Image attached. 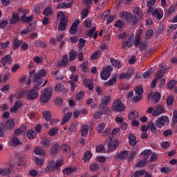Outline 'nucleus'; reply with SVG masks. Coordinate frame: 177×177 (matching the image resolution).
Segmentation results:
<instances>
[{
  "mask_svg": "<svg viewBox=\"0 0 177 177\" xmlns=\"http://www.w3.org/2000/svg\"><path fill=\"white\" fill-rule=\"evenodd\" d=\"M141 42V36L140 35H136V39L134 41V46L138 47L140 45Z\"/></svg>",
  "mask_w": 177,
  "mask_h": 177,
  "instance_id": "49",
  "label": "nucleus"
},
{
  "mask_svg": "<svg viewBox=\"0 0 177 177\" xmlns=\"http://www.w3.org/2000/svg\"><path fill=\"white\" fill-rule=\"evenodd\" d=\"M57 17H59L61 19L58 26V30L59 31H66V28L67 27V20H66V15H64V12L59 11L57 15Z\"/></svg>",
  "mask_w": 177,
  "mask_h": 177,
  "instance_id": "2",
  "label": "nucleus"
},
{
  "mask_svg": "<svg viewBox=\"0 0 177 177\" xmlns=\"http://www.w3.org/2000/svg\"><path fill=\"white\" fill-rule=\"evenodd\" d=\"M146 171L142 170H136L133 174H131V177H140L145 175Z\"/></svg>",
  "mask_w": 177,
  "mask_h": 177,
  "instance_id": "31",
  "label": "nucleus"
},
{
  "mask_svg": "<svg viewBox=\"0 0 177 177\" xmlns=\"http://www.w3.org/2000/svg\"><path fill=\"white\" fill-rule=\"evenodd\" d=\"M48 72L45 69L40 70L37 73L35 72V70H32L30 73V78L32 79V82H38V81L41 80V78L46 77Z\"/></svg>",
  "mask_w": 177,
  "mask_h": 177,
  "instance_id": "1",
  "label": "nucleus"
},
{
  "mask_svg": "<svg viewBox=\"0 0 177 177\" xmlns=\"http://www.w3.org/2000/svg\"><path fill=\"white\" fill-rule=\"evenodd\" d=\"M160 171L163 174H169V172L171 171V169H169V167H162L160 168Z\"/></svg>",
  "mask_w": 177,
  "mask_h": 177,
  "instance_id": "60",
  "label": "nucleus"
},
{
  "mask_svg": "<svg viewBox=\"0 0 177 177\" xmlns=\"http://www.w3.org/2000/svg\"><path fill=\"white\" fill-rule=\"evenodd\" d=\"M67 66V55L63 57L61 62H58L57 64V67H66Z\"/></svg>",
  "mask_w": 177,
  "mask_h": 177,
  "instance_id": "26",
  "label": "nucleus"
},
{
  "mask_svg": "<svg viewBox=\"0 0 177 177\" xmlns=\"http://www.w3.org/2000/svg\"><path fill=\"white\" fill-rule=\"evenodd\" d=\"M55 92H61L63 96H67V87L66 82L58 83L55 87Z\"/></svg>",
  "mask_w": 177,
  "mask_h": 177,
  "instance_id": "7",
  "label": "nucleus"
},
{
  "mask_svg": "<svg viewBox=\"0 0 177 177\" xmlns=\"http://www.w3.org/2000/svg\"><path fill=\"white\" fill-rule=\"evenodd\" d=\"M52 96V88L50 87L46 88L40 95V102L41 103H48Z\"/></svg>",
  "mask_w": 177,
  "mask_h": 177,
  "instance_id": "4",
  "label": "nucleus"
},
{
  "mask_svg": "<svg viewBox=\"0 0 177 177\" xmlns=\"http://www.w3.org/2000/svg\"><path fill=\"white\" fill-rule=\"evenodd\" d=\"M77 55V53L73 50L70 53V57H69V62H72L76 59V56Z\"/></svg>",
  "mask_w": 177,
  "mask_h": 177,
  "instance_id": "46",
  "label": "nucleus"
},
{
  "mask_svg": "<svg viewBox=\"0 0 177 177\" xmlns=\"http://www.w3.org/2000/svg\"><path fill=\"white\" fill-rule=\"evenodd\" d=\"M18 13H22V16H26L30 13V11L27 9H24L23 8L20 7L18 8Z\"/></svg>",
  "mask_w": 177,
  "mask_h": 177,
  "instance_id": "55",
  "label": "nucleus"
},
{
  "mask_svg": "<svg viewBox=\"0 0 177 177\" xmlns=\"http://www.w3.org/2000/svg\"><path fill=\"white\" fill-rule=\"evenodd\" d=\"M119 16L122 20H124L129 24L131 22V19H133V15L131 12L122 11L120 12Z\"/></svg>",
  "mask_w": 177,
  "mask_h": 177,
  "instance_id": "8",
  "label": "nucleus"
},
{
  "mask_svg": "<svg viewBox=\"0 0 177 177\" xmlns=\"http://www.w3.org/2000/svg\"><path fill=\"white\" fill-rule=\"evenodd\" d=\"M129 142L131 147H135L137 144L136 137L134 136L132 133L129 134Z\"/></svg>",
  "mask_w": 177,
  "mask_h": 177,
  "instance_id": "25",
  "label": "nucleus"
},
{
  "mask_svg": "<svg viewBox=\"0 0 177 177\" xmlns=\"http://www.w3.org/2000/svg\"><path fill=\"white\" fill-rule=\"evenodd\" d=\"M59 150H60V145L59 144H55L50 149V156H56L59 151Z\"/></svg>",
  "mask_w": 177,
  "mask_h": 177,
  "instance_id": "19",
  "label": "nucleus"
},
{
  "mask_svg": "<svg viewBox=\"0 0 177 177\" xmlns=\"http://www.w3.org/2000/svg\"><path fill=\"white\" fill-rule=\"evenodd\" d=\"M174 102V97L173 96H169L167 97L166 104L167 106H171Z\"/></svg>",
  "mask_w": 177,
  "mask_h": 177,
  "instance_id": "54",
  "label": "nucleus"
},
{
  "mask_svg": "<svg viewBox=\"0 0 177 177\" xmlns=\"http://www.w3.org/2000/svg\"><path fill=\"white\" fill-rule=\"evenodd\" d=\"M41 147L48 149L52 145V138L49 137H43L41 141Z\"/></svg>",
  "mask_w": 177,
  "mask_h": 177,
  "instance_id": "12",
  "label": "nucleus"
},
{
  "mask_svg": "<svg viewBox=\"0 0 177 177\" xmlns=\"http://www.w3.org/2000/svg\"><path fill=\"white\" fill-rule=\"evenodd\" d=\"M15 120L13 119L8 120L4 124V129L5 131H8L9 129H13L15 128Z\"/></svg>",
  "mask_w": 177,
  "mask_h": 177,
  "instance_id": "14",
  "label": "nucleus"
},
{
  "mask_svg": "<svg viewBox=\"0 0 177 177\" xmlns=\"http://www.w3.org/2000/svg\"><path fill=\"white\" fill-rule=\"evenodd\" d=\"M142 160L144 161H147V159L149 158V156L152 154L151 150H144L142 153Z\"/></svg>",
  "mask_w": 177,
  "mask_h": 177,
  "instance_id": "24",
  "label": "nucleus"
},
{
  "mask_svg": "<svg viewBox=\"0 0 177 177\" xmlns=\"http://www.w3.org/2000/svg\"><path fill=\"white\" fill-rule=\"evenodd\" d=\"M110 62H111L112 66L116 68H120L122 67V64L121 63H120V62L117 61V59H115L111 58Z\"/></svg>",
  "mask_w": 177,
  "mask_h": 177,
  "instance_id": "29",
  "label": "nucleus"
},
{
  "mask_svg": "<svg viewBox=\"0 0 177 177\" xmlns=\"http://www.w3.org/2000/svg\"><path fill=\"white\" fill-rule=\"evenodd\" d=\"M129 156V151H121L116 155V158L122 160V161H125V160L128 158Z\"/></svg>",
  "mask_w": 177,
  "mask_h": 177,
  "instance_id": "15",
  "label": "nucleus"
},
{
  "mask_svg": "<svg viewBox=\"0 0 177 177\" xmlns=\"http://www.w3.org/2000/svg\"><path fill=\"white\" fill-rule=\"evenodd\" d=\"M35 154L37 156H40V157H45L46 156V153H45V151L42 149V148L39 147H35Z\"/></svg>",
  "mask_w": 177,
  "mask_h": 177,
  "instance_id": "21",
  "label": "nucleus"
},
{
  "mask_svg": "<svg viewBox=\"0 0 177 177\" xmlns=\"http://www.w3.org/2000/svg\"><path fill=\"white\" fill-rule=\"evenodd\" d=\"M84 96V91H79L77 94L75 95V99L77 101H80L81 99H82Z\"/></svg>",
  "mask_w": 177,
  "mask_h": 177,
  "instance_id": "59",
  "label": "nucleus"
},
{
  "mask_svg": "<svg viewBox=\"0 0 177 177\" xmlns=\"http://www.w3.org/2000/svg\"><path fill=\"white\" fill-rule=\"evenodd\" d=\"M113 111L120 113L125 110V106L120 99H116L115 102H113Z\"/></svg>",
  "mask_w": 177,
  "mask_h": 177,
  "instance_id": "5",
  "label": "nucleus"
},
{
  "mask_svg": "<svg viewBox=\"0 0 177 177\" xmlns=\"http://www.w3.org/2000/svg\"><path fill=\"white\" fill-rule=\"evenodd\" d=\"M96 159L100 163H104L106 161V158L104 156H97Z\"/></svg>",
  "mask_w": 177,
  "mask_h": 177,
  "instance_id": "64",
  "label": "nucleus"
},
{
  "mask_svg": "<svg viewBox=\"0 0 177 177\" xmlns=\"http://www.w3.org/2000/svg\"><path fill=\"white\" fill-rule=\"evenodd\" d=\"M38 97V92L34 89L28 90L26 91V99L27 100H35Z\"/></svg>",
  "mask_w": 177,
  "mask_h": 177,
  "instance_id": "10",
  "label": "nucleus"
},
{
  "mask_svg": "<svg viewBox=\"0 0 177 177\" xmlns=\"http://www.w3.org/2000/svg\"><path fill=\"white\" fill-rule=\"evenodd\" d=\"M1 63L2 66L5 67V69L8 70L9 67L6 66V63L7 64H9V66H10V64L13 63V58H12V56H10V55H6L1 59Z\"/></svg>",
  "mask_w": 177,
  "mask_h": 177,
  "instance_id": "9",
  "label": "nucleus"
},
{
  "mask_svg": "<svg viewBox=\"0 0 177 177\" xmlns=\"http://www.w3.org/2000/svg\"><path fill=\"white\" fill-rule=\"evenodd\" d=\"M148 163L147 160H143V159L140 160L136 163V167H145Z\"/></svg>",
  "mask_w": 177,
  "mask_h": 177,
  "instance_id": "45",
  "label": "nucleus"
},
{
  "mask_svg": "<svg viewBox=\"0 0 177 177\" xmlns=\"http://www.w3.org/2000/svg\"><path fill=\"white\" fill-rule=\"evenodd\" d=\"M43 116L45 118L46 121H49L52 118V114L50 111H44Z\"/></svg>",
  "mask_w": 177,
  "mask_h": 177,
  "instance_id": "51",
  "label": "nucleus"
},
{
  "mask_svg": "<svg viewBox=\"0 0 177 177\" xmlns=\"http://www.w3.org/2000/svg\"><path fill=\"white\" fill-rule=\"evenodd\" d=\"M51 162V167L53 169V171H55V169H59L62 165H63V161L62 160H58L55 163V161L53 160Z\"/></svg>",
  "mask_w": 177,
  "mask_h": 177,
  "instance_id": "22",
  "label": "nucleus"
},
{
  "mask_svg": "<svg viewBox=\"0 0 177 177\" xmlns=\"http://www.w3.org/2000/svg\"><path fill=\"white\" fill-rule=\"evenodd\" d=\"M140 48L141 51H147V41H143L140 46Z\"/></svg>",
  "mask_w": 177,
  "mask_h": 177,
  "instance_id": "56",
  "label": "nucleus"
},
{
  "mask_svg": "<svg viewBox=\"0 0 177 177\" xmlns=\"http://www.w3.org/2000/svg\"><path fill=\"white\" fill-rule=\"evenodd\" d=\"M52 13H53L52 7H46L44 10L43 15H44V16H50Z\"/></svg>",
  "mask_w": 177,
  "mask_h": 177,
  "instance_id": "38",
  "label": "nucleus"
},
{
  "mask_svg": "<svg viewBox=\"0 0 177 177\" xmlns=\"http://www.w3.org/2000/svg\"><path fill=\"white\" fill-rule=\"evenodd\" d=\"M165 112V108L161 104H158L156 109L152 112V116H159Z\"/></svg>",
  "mask_w": 177,
  "mask_h": 177,
  "instance_id": "11",
  "label": "nucleus"
},
{
  "mask_svg": "<svg viewBox=\"0 0 177 177\" xmlns=\"http://www.w3.org/2000/svg\"><path fill=\"white\" fill-rule=\"evenodd\" d=\"M24 132V130H23V128L21 127L19 129H17L14 131V136H19L20 135H22V133Z\"/></svg>",
  "mask_w": 177,
  "mask_h": 177,
  "instance_id": "53",
  "label": "nucleus"
},
{
  "mask_svg": "<svg viewBox=\"0 0 177 177\" xmlns=\"http://www.w3.org/2000/svg\"><path fill=\"white\" fill-rule=\"evenodd\" d=\"M36 135L37 133L34 130H28L27 132V138H28V139H30V140H32V139L35 138Z\"/></svg>",
  "mask_w": 177,
  "mask_h": 177,
  "instance_id": "39",
  "label": "nucleus"
},
{
  "mask_svg": "<svg viewBox=\"0 0 177 177\" xmlns=\"http://www.w3.org/2000/svg\"><path fill=\"white\" fill-rule=\"evenodd\" d=\"M20 20L21 18L19 17V14L17 12H12L11 19H10V24H16V23H19Z\"/></svg>",
  "mask_w": 177,
  "mask_h": 177,
  "instance_id": "16",
  "label": "nucleus"
},
{
  "mask_svg": "<svg viewBox=\"0 0 177 177\" xmlns=\"http://www.w3.org/2000/svg\"><path fill=\"white\" fill-rule=\"evenodd\" d=\"M133 14L136 15L140 19L142 17V12L140 11V8H136V9L133 11Z\"/></svg>",
  "mask_w": 177,
  "mask_h": 177,
  "instance_id": "58",
  "label": "nucleus"
},
{
  "mask_svg": "<svg viewBox=\"0 0 177 177\" xmlns=\"http://www.w3.org/2000/svg\"><path fill=\"white\" fill-rule=\"evenodd\" d=\"M176 6H171L167 10V12L165 13V17H168L170 15H174L176 13Z\"/></svg>",
  "mask_w": 177,
  "mask_h": 177,
  "instance_id": "28",
  "label": "nucleus"
},
{
  "mask_svg": "<svg viewBox=\"0 0 177 177\" xmlns=\"http://www.w3.org/2000/svg\"><path fill=\"white\" fill-rule=\"evenodd\" d=\"M11 140L12 142V146H20V145H22L21 142L19 140V138L15 136L12 137Z\"/></svg>",
  "mask_w": 177,
  "mask_h": 177,
  "instance_id": "35",
  "label": "nucleus"
},
{
  "mask_svg": "<svg viewBox=\"0 0 177 177\" xmlns=\"http://www.w3.org/2000/svg\"><path fill=\"white\" fill-rule=\"evenodd\" d=\"M153 35H154V31L153 30V29L150 28L146 33V38L147 39H150L153 37Z\"/></svg>",
  "mask_w": 177,
  "mask_h": 177,
  "instance_id": "52",
  "label": "nucleus"
},
{
  "mask_svg": "<svg viewBox=\"0 0 177 177\" xmlns=\"http://www.w3.org/2000/svg\"><path fill=\"white\" fill-rule=\"evenodd\" d=\"M134 91L136 94L138 96H141L143 94V88L140 86H136Z\"/></svg>",
  "mask_w": 177,
  "mask_h": 177,
  "instance_id": "44",
  "label": "nucleus"
},
{
  "mask_svg": "<svg viewBox=\"0 0 177 177\" xmlns=\"http://www.w3.org/2000/svg\"><path fill=\"white\" fill-rule=\"evenodd\" d=\"M113 70L111 65H108L102 68V71L100 72V78L102 80H107L111 76V71Z\"/></svg>",
  "mask_w": 177,
  "mask_h": 177,
  "instance_id": "3",
  "label": "nucleus"
},
{
  "mask_svg": "<svg viewBox=\"0 0 177 177\" xmlns=\"http://www.w3.org/2000/svg\"><path fill=\"white\" fill-rule=\"evenodd\" d=\"M118 77L117 76H113V78L109 80V81L104 83V86H111L117 83Z\"/></svg>",
  "mask_w": 177,
  "mask_h": 177,
  "instance_id": "23",
  "label": "nucleus"
},
{
  "mask_svg": "<svg viewBox=\"0 0 177 177\" xmlns=\"http://www.w3.org/2000/svg\"><path fill=\"white\" fill-rule=\"evenodd\" d=\"M57 132H59V129L53 127L48 131V135L49 136H55V135H57Z\"/></svg>",
  "mask_w": 177,
  "mask_h": 177,
  "instance_id": "42",
  "label": "nucleus"
},
{
  "mask_svg": "<svg viewBox=\"0 0 177 177\" xmlns=\"http://www.w3.org/2000/svg\"><path fill=\"white\" fill-rule=\"evenodd\" d=\"M0 174L3 176H8V175H10L12 174V169H10V168L1 169L0 167Z\"/></svg>",
  "mask_w": 177,
  "mask_h": 177,
  "instance_id": "30",
  "label": "nucleus"
},
{
  "mask_svg": "<svg viewBox=\"0 0 177 177\" xmlns=\"http://www.w3.org/2000/svg\"><path fill=\"white\" fill-rule=\"evenodd\" d=\"M161 100V94L158 92H155L151 98V102L153 104L158 103Z\"/></svg>",
  "mask_w": 177,
  "mask_h": 177,
  "instance_id": "20",
  "label": "nucleus"
},
{
  "mask_svg": "<svg viewBox=\"0 0 177 177\" xmlns=\"http://www.w3.org/2000/svg\"><path fill=\"white\" fill-rule=\"evenodd\" d=\"M84 26L86 28H91L92 26V20L91 19H86L84 23Z\"/></svg>",
  "mask_w": 177,
  "mask_h": 177,
  "instance_id": "61",
  "label": "nucleus"
},
{
  "mask_svg": "<svg viewBox=\"0 0 177 177\" xmlns=\"http://www.w3.org/2000/svg\"><path fill=\"white\" fill-rule=\"evenodd\" d=\"M152 16H153L156 19H158V20H161L163 17L162 15H160V12L157 8H156L152 12Z\"/></svg>",
  "mask_w": 177,
  "mask_h": 177,
  "instance_id": "33",
  "label": "nucleus"
},
{
  "mask_svg": "<svg viewBox=\"0 0 177 177\" xmlns=\"http://www.w3.org/2000/svg\"><path fill=\"white\" fill-rule=\"evenodd\" d=\"M177 81L176 80H170L167 84V87L169 89H171L173 88L176 85Z\"/></svg>",
  "mask_w": 177,
  "mask_h": 177,
  "instance_id": "47",
  "label": "nucleus"
},
{
  "mask_svg": "<svg viewBox=\"0 0 177 177\" xmlns=\"http://www.w3.org/2000/svg\"><path fill=\"white\" fill-rule=\"evenodd\" d=\"M92 156V153H91V151L88 150L86 151V153L83 156V161L84 163H86L89 160L91 159Z\"/></svg>",
  "mask_w": 177,
  "mask_h": 177,
  "instance_id": "32",
  "label": "nucleus"
},
{
  "mask_svg": "<svg viewBox=\"0 0 177 177\" xmlns=\"http://www.w3.org/2000/svg\"><path fill=\"white\" fill-rule=\"evenodd\" d=\"M138 21H139V17H136V15H133V16L132 15V19H131V22L129 23V24L133 27H134L135 26L137 25Z\"/></svg>",
  "mask_w": 177,
  "mask_h": 177,
  "instance_id": "37",
  "label": "nucleus"
},
{
  "mask_svg": "<svg viewBox=\"0 0 177 177\" xmlns=\"http://www.w3.org/2000/svg\"><path fill=\"white\" fill-rule=\"evenodd\" d=\"M34 20V17L30 15V17H27V15H21V23H25V24H28V23H32Z\"/></svg>",
  "mask_w": 177,
  "mask_h": 177,
  "instance_id": "17",
  "label": "nucleus"
},
{
  "mask_svg": "<svg viewBox=\"0 0 177 177\" xmlns=\"http://www.w3.org/2000/svg\"><path fill=\"white\" fill-rule=\"evenodd\" d=\"M77 130V122H73L71 125V127L69 128V131L71 132H75Z\"/></svg>",
  "mask_w": 177,
  "mask_h": 177,
  "instance_id": "63",
  "label": "nucleus"
},
{
  "mask_svg": "<svg viewBox=\"0 0 177 177\" xmlns=\"http://www.w3.org/2000/svg\"><path fill=\"white\" fill-rule=\"evenodd\" d=\"M115 27L119 29H122L125 27V22L121 19H117L115 21Z\"/></svg>",
  "mask_w": 177,
  "mask_h": 177,
  "instance_id": "27",
  "label": "nucleus"
},
{
  "mask_svg": "<svg viewBox=\"0 0 177 177\" xmlns=\"http://www.w3.org/2000/svg\"><path fill=\"white\" fill-rule=\"evenodd\" d=\"M22 44L23 40H19V38H17V37H14L12 49H19V48H20V45H21Z\"/></svg>",
  "mask_w": 177,
  "mask_h": 177,
  "instance_id": "18",
  "label": "nucleus"
},
{
  "mask_svg": "<svg viewBox=\"0 0 177 177\" xmlns=\"http://www.w3.org/2000/svg\"><path fill=\"white\" fill-rule=\"evenodd\" d=\"M126 80H129L133 75V68H129V70L125 73Z\"/></svg>",
  "mask_w": 177,
  "mask_h": 177,
  "instance_id": "36",
  "label": "nucleus"
},
{
  "mask_svg": "<svg viewBox=\"0 0 177 177\" xmlns=\"http://www.w3.org/2000/svg\"><path fill=\"white\" fill-rule=\"evenodd\" d=\"M96 31V27L93 26L91 29L86 31V36L89 37L90 38L93 37L94 32Z\"/></svg>",
  "mask_w": 177,
  "mask_h": 177,
  "instance_id": "43",
  "label": "nucleus"
},
{
  "mask_svg": "<svg viewBox=\"0 0 177 177\" xmlns=\"http://www.w3.org/2000/svg\"><path fill=\"white\" fill-rule=\"evenodd\" d=\"M118 147V145L116 143H109V149L110 151H115Z\"/></svg>",
  "mask_w": 177,
  "mask_h": 177,
  "instance_id": "62",
  "label": "nucleus"
},
{
  "mask_svg": "<svg viewBox=\"0 0 177 177\" xmlns=\"http://www.w3.org/2000/svg\"><path fill=\"white\" fill-rule=\"evenodd\" d=\"M169 119L167 115H161L156 121V127L158 128H161L165 126L167 123H169Z\"/></svg>",
  "mask_w": 177,
  "mask_h": 177,
  "instance_id": "6",
  "label": "nucleus"
},
{
  "mask_svg": "<svg viewBox=\"0 0 177 177\" xmlns=\"http://www.w3.org/2000/svg\"><path fill=\"white\" fill-rule=\"evenodd\" d=\"M88 127L87 125L82 127L81 134L84 138H86L88 133Z\"/></svg>",
  "mask_w": 177,
  "mask_h": 177,
  "instance_id": "40",
  "label": "nucleus"
},
{
  "mask_svg": "<svg viewBox=\"0 0 177 177\" xmlns=\"http://www.w3.org/2000/svg\"><path fill=\"white\" fill-rule=\"evenodd\" d=\"M99 169H100V166L97 162H93L90 165V170L93 172H96L97 171L99 170Z\"/></svg>",
  "mask_w": 177,
  "mask_h": 177,
  "instance_id": "41",
  "label": "nucleus"
},
{
  "mask_svg": "<svg viewBox=\"0 0 177 177\" xmlns=\"http://www.w3.org/2000/svg\"><path fill=\"white\" fill-rule=\"evenodd\" d=\"M139 118V113L138 112L133 110L131 111L130 114H129V119L130 120H133L134 119H137Z\"/></svg>",
  "mask_w": 177,
  "mask_h": 177,
  "instance_id": "34",
  "label": "nucleus"
},
{
  "mask_svg": "<svg viewBox=\"0 0 177 177\" xmlns=\"http://www.w3.org/2000/svg\"><path fill=\"white\" fill-rule=\"evenodd\" d=\"M77 169L75 167H68L67 168V176H69L71 174H73L74 173L77 172Z\"/></svg>",
  "mask_w": 177,
  "mask_h": 177,
  "instance_id": "48",
  "label": "nucleus"
},
{
  "mask_svg": "<svg viewBox=\"0 0 177 177\" xmlns=\"http://www.w3.org/2000/svg\"><path fill=\"white\" fill-rule=\"evenodd\" d=\"M102 50H96L95 52H94L91 56L93 59H97V57H100V54H102Z\"/></svg>",
  "mask_w": 177,
  "mask_h": 177,
  "instance_id": "57",
  "label": "nucleus"
},
{
  "mask_svg": "<svg viewBox=\"0 0 177 177\" xmlns=\"http://www.w3.org/2000/svg\"><path fill=\"white\" fill-rule=\"evenodd\" d=\"M111 98L109 96L104 97L100 105V109L104 110L105 108H106L108 104L111 103Z\"/></svg>",
  "mask_w": 177,
  "mask_h": 177,
  "instance_id": "13",
  "label": "nucleus"
},
{
  "mask_svg": "<svg viewBox=\"0 0 177 177\" xmlns=\"http://www.w3.org/2000/svg\"><path fill=\"white\" fill-rule=\"evenodd\" d=\"M105 124L104 122H100L97 127H96V130L98 131V133H101L104 130Z\"/></svg>",
  "mask_w": 177,
  "mask_h": 177,
  "instance_id": "50",
  "label": "nucleus"
}]
</instances>
